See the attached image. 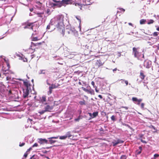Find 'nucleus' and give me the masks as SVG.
I'll use <instances>...</instances> for the list:
<instances>
[{
  "label": "nucleus",
  "mask_w": 159,
  "mask_h": 159,
  "mask_svg": "<svg viewBox=\"0 0 159 159\" xmlns=\"http://www.w3.org/2000/svg\"><path fill=\"white\" fill-rule=\"evenodd\" d=\"M29 90L26 89L25 90H24L23 97L24 98H26L28 96L29 93Z\"/></svg>",
  "instance_id": "4468645a"
},
{
  "label": "nucleus",
  "mask_w": 159,
  "mask_h": 159,
  "mask_svg": "<svg viewBox=\"0 0 159 159\" xmlns=\"http://www.w3.org/2000/svg\"><path fill=\"white\" fill-rule=\"evenodd\" d=\"M34 23H31L28 22H26L25 24V26L24 28L25 29H31L33 30V28L34 26Z\"/></svg>",
  "instance_id": "39448f33"
},
{
  "label": "nucleus",
  "mask_w": 159,
  "mask_h": 159,
  "mask_svg": "<svg viewBox=\"0 0 159 159\" xmlns=\"http://www.w3.org/2000/svg\"><path fill=\"white\" fill-rule=\"evenodd\" d=\"M57 28L58 30L59 33L62 35V36H64L65 33V30L63 20L60 19L57 20Z\"/></svg>",
  "instance_id": "f257e3e1"
},
{
  "label": "nucleus",
  "mask_w": 159,
  "mask_h": 159,
  "mask_svg": "<svg viewBox=\"0 0 159 159\" xmlns=\"http://www.w3.org/2000/svg\"><path fill=\"white\" fill-rule=\"evenodd\" d=\"M81 88L85 92H87L88 93H90L91 94H92V91L86 89L85 88H84V87H82Z\"/></svg>",
  "instance_id": "6ab92c4d"
},
{
  "label": "nucleus",
  "mask_w": 159,
  "mask_h": 159,
  "mask_svg": "<svg viewBox=\"0 0 159 159\" xmlns=\"http://www.w3.org/2000/svg\"><path fill=\"white\" fill-rule=\"evenodd\" d=\"M82 118L81 117V116L80 115L77 118H76L75 119V121H79V120Z\"/></svg>",
  "instance_id": "473e14b6"
},
{
  "label": "nucleus",
  "mask_w": 159,
  "mask_h": 159,
  "mask_svg": "<svg viewBox=\"0 0 159 159\" xmlns=\"http://www.w3.org/2000/svg\"><path fill=\"white\" fill-rule=\"evenodd\" d=\"M38 142L40 144H43L44 143H48V141L45 139L39 138L38 139Z\"/></svg>",
  "instance_id": "9d476101"
},
{
  "label": "nucleus",
  "mask_w": 159,
  "mask_h": 159,
  "mask_svg": "<svg viewBox=\"0 0 159 159\" xmlns=\"http://www.w3.org/2000/svg\"><path fill=\"white\" fill-rule=\"evenodd\" d=\"M58 1L57 2L59 3H57V7H60L62 6H63L62 3V2L61 1Z\"/></svg>",
  "instance_id": "393cba45"
},
{
  "label": "nucleus",
  "mask_w": 159,
  "mask_h": 159,
  "mask_svg": "<svg viewBox=\"0 0 159 159\" xmlns=\"http://www.w3.org/2000/svg\"><path fill=\"white\" fill-rule=\"evenodd\" d=\"M53 107L52 106H50L49 105H47L45 108V110L47 111H49L52 109Z\"/></svg>",
  "instance_id": "2eb2a0df"
},
{
  "label": "nucleus",
  "mask_w": 159,
  "mask_h": 159,
  "mask_svg": "<svg viewBox=\"0 0 159 159\" xmlns=\"http://www.w3.org/2000/svg\"><path fill=\"white\" fill-rule=\"evenodd\" d=\"M144 103H141V108H142V109H143L144 108Z\"/></svg>",
  "instance_id": "de8ad7c7"
},
{
  "label": "nucleus",
  "mask_w": 159,
  "mask_h": 159,
  "mask_svg": "<svg viewBox=\"0 0 159 159\" xmlns=\"http://www.w3.org/2000/svg\"><path fill=\"white\" fill-rule=\"evenodd\" d=\"M122 107L125 109L126 110H127L128 109V107Z\"/></svg>",
  "instance_id": "4d7b16f0"
},
{
  "label": "nucleus",
  "mask_w": 159,
  "mask_h": 159,
  "mask_svg": "<svg viewBox=\"0 0 159 159\" xmlns=\"http://www.w3.org/2000/svg\"><path fill=\"white\" fill-rule=\"evenodd\" d=\"M79 103L81 105H85V101L84 100L83 101H80L79 102Z\"/></svg>",
  "instance_id": "bb28decb"
},
{
  "label": "nucleus",
  "mask_w": 159,
  "mask_h": 159,
  "mask_svg": "<svg viewBox=\"0 0 159 159\" xmlns=\"http://www.w3.org/2000/svg\"><path fill=\"white\" fill-rule=\"evenodd\" d=\"M158 33L157 32H154L153 34H152V35L154 36V37H156L157 36H158Z\"/></svg>",
  "instance_id": "e433bc0d"
},
{
  "label": "nucleus",
  "mask_w": 159,
  "mask_h": 159,
  "mask_svg": "<svg viewBox=\"0 0 159 159\" xmlns=\"http://www.w3.org/2000/svg\"><path fill=\"white\" fill-rule=\"evenodd\" d=\"M156 30L159 31V27H158L156 28Z\"/></svg>",
  "instance_id": "774afa93"
},
{
  "label": "nucleus",
  "mask_w": 159,
  "mask_h": 159,
  "mask_svg": "<svg viewBox=\"0 0 159 159\" xmlns=\"http://www.w3.org/2000/svg\"><path fill=\"white\" fill-rule=\"evenodd\" d=\"M88 114L90 116V119L94 118L98 116V111L94 112L93 114L91 113H88Z\"/></svg>",
  "instance_id": "9b49d317"
},
{
  "label": "nucleus",
  "mask_w": 159,
  "mask_h": 159,
  "mask_svg": "<svg viewBox=\"0 0 159 159\" xmlns=\"http://www.w3.org/2000/svg\"><path fill=\"white\" fill-rule=\"evenodd\" d=\"M60 85L58 83H55L54 84H52L51 86L49 87V91L48 92V94H51L52 92V89H56Z\"/></svg>",
  "instance_id": "20e7f679"
},
{
  "label": "nucleus",
  "mask_w": 159,
  "mask_h": 159,
  "mask_svg": "<svg viewBox=\"0 0 159 159\" xmlns=\"http://www.w3.org/2000/svg\"><path fill=\"white\" fill-rule=\"evenodd\" d=\"M138 100V99L136 98H135V97H133L132 98V100L133 102H136V101H137Z\"/></svg>",
  "instance_id": "4c0bfd02"
},
{
  "label": "nucleus",
  "mask_w": 159,
  "mask_h": 159,
  "mask_svg": "<svg viewBox=\"0 0 159 159\" xmlns=\"http://www.w3.org/2000/svg\"><path fill=\"white\" fill-rule=\"evenodd\" d=\"M66 30V33L69 36H77L78 34V32L74 28H67Z\"/></svg>",
  "instance_id": "f03ea898"
},
{
  "label": "nucleus",
  "mask_w": 159,
  "mask_h": 159,
  "mask_svg": "<svg viewBox=\"0 0 159 159\" xmlns=\"http://www.w3.org/2000/svg\"><path fill=\"white\" fill-rule=\"evenodd\" d=\"M103 65V63H102L100 60H97L95 63L96 66L98 67L102 66Z\"/></svg>",
  "instance_id": "ddd939ff"
},
{
  "label": "nucleus",
  "mask_w": 159,
  "mask_h": 159,
  "mask_svg": "<svg viewBox=\"0 0 159 159\" xmlns=\"http://www.w3.org/2000/svg\"><path fill=\"white\" fill-rule=\"evenodd\" d=\"M8 93L9 94H10L11 93V90H9L8 91Z\"/></svg>",
  "instance_id": "0e129e2a"
},
{
  "label": "nucleus",
  "mask_w": 159,
  "mask_h": 159,
  "mask_svg": "<svg viewBox=\"0 0 159 159\" xmlns=\"http://www.w3.org/2000/svg\"><path fill=\"white\" fill-rule=\"evenodd\" d=\"M28 155V153L27 152H26L24 154V157L26 158L27 157Z\"/></svg>",
  "instance_id": "09e8293b"
},
{
  "label": "nucleus",
  "mask_w": 159,
  "mask_h": 159,
  "mask_svg": "<svg viewBox=\"0 0 159 159\" xmlns=\"http://www.w3.org/2000/svg\"><path fill=\"white\" fill-rule=\"evenodd\" d=\"M159 157V155L158 154H155L154 155V159H155Z\"/></svg>",
  "instance_id": "ea45409f"
},
{
  "label": "nucleus",
  "mask_w": 159,
  "mask_h": 159,
  "mask_svg": "<svg viewBox=\"0 0 159 159\" xmlns=\"http://www.w3.org/2000/svg\"><path fill=\"white\" fill-rule=\"evenodd\" d=\"M124 143V141L120 139H118L116 141H115L112 142V143L113 146H115L116 145L119 143Z\"/></svg>",
  "instance_id": "f8f14e48"
},
{
  "label": "nucleus",
  "mask_w": 159,
  "mask_h": 159,
  "mask_svg": "<svg viewBox=\"0 0 159 159\" xmlns=\"http://www.w3.org/2000/svg\"><path fill=\"white\" fill-rule=\"evenodd\" d=\"M152 128L154 129L157 130L155 128V127L153 125L152 126Z\"/></svg>",
  "instance_id": "052dcab7"
},
{
  "label": "nucleus",
  "mask_w": 159,
  "mask_h": 159,
  "mask_svg": "<svg viewBox=\"0 0 159 159\" xmlns=\"http://www.w3.org/2000/svg\"><path fill=\"white\" fill-rule=\"evenodd\" d=\"M38 145L37 143H35L32 146V148L34 147H37L38 146Z\"/></svg>",
  "instance_id": "a18cd8bd"
},
{
  "label": "nucleus",
  "mask_w": 159,
  "mask_h": 159,
  "mask_svg": "<svg viewBox=\"0 0 159 159\" xmlns=\"http://www.w3.org/2000/svg\"><path fill=\"white\" fill-rule=\"evenodd\" d=\"M133 54L135 57L139 59L141 55V53L139 52L138 50V48L134 47L133 48Z\"/></svg>",
  "instance_id": "7ed1b4c3"
},
{
  "label": "nucleus",
  "mask_w": 159,
  "mask_h": 159,
  "mask_svg": "<svg viewBox=\"0 0 159 159\" xmlns=\"http://www.w3.org/2000/svg\"><path fill=\"white\" fill-rule=\"evenodd\" d=\"M91 84L93 86V88H95V87H97L95 85V83L94 81H92L91 83Z\"/></svg>",
  "instance_id": "c03bdc74"
},
{
  "label": "nucleus",
  "mask_w": 159,
  "mask_h": 159,
  "mask_svg": "<svg viewBox=\"0 0 159 159\" xmlns=\"http://www.w3.org/2000/svg\"><path fill=\"white\" fill-rule=\"evenodd\" d=\"M154 22V21L153 20L151 19V20H149L148 21L147 23V24L148 25H150L151 24H152Z\"/></svg>",
  "instance_id": "c85d7f7f"
},
{
  "label": "nucleus",
  "mask_w": 159,
  "mask_h": 159,
  "mask_svg": "<svg viewBox=\"0 0 159 159\" xmlns=\"http://www.w3.org/2000/svg\"><path fill=\"white\" fill-rule=\"evenodd\" d=\"M67 138V136L66 135L62 136H60L59 139H65Z\"/></svg>",
  "instance_id": "2f4dec72"
},
{
  "label": "nucleus",
  "mask_w": 159,
  "mask_h": 159,
  "mask_svg": "<svg viewBox=\"0 0 159 159\" xmlns=\"http://www.w3.org/2000/svg\"><path fill=\"white\" fill-rule=\"evenodd\" d=\"M32 149V148L30 147L29 149H28L27 151H26V152H29Z\"/></svg>",
  "instance_id": "3c124183"
},
{
  "label": "nucleus",
  "mask_w": 159,
  "mask_h": 159,
  "mask_svg": "<svg viewBox=\"0 0 159 159\" xmlns=\"http://www.w3.org/2000/svg\"><path fill=\"white\" fill-rule=\"evenodd\" d=\"M27 122L29 123H30L31 124H32V121L33 120L30 118L28 119L27 120Z\"/></svg>",
  "instance_id": "72a5a7b5"
},
{
  "label": "nucleus",
  "mask_w": 159,
  "mask_h": 159,
  "mask_svg": "<svg viewBox=\"0 0 159 159\" xmlns=\"http://www.w3.org/2000/svg\"><path fill=\"white\" fill-rule=\"evenodd\" d=\"M117 70V68H115V69H113V72H114V71H116Z\"/></svg>",
  "instance_id": "69168bd1"
},
{
  "label": "nucleus",
  "mask_w": 159,
  "mask_h": 159,
  "mask_svg": "<svg viewBox=\"0 0 159 159\" xmlns=\"http://www.w3.org/2000/svg\"><path fill=\"white\" fill-rule=\"evenodd\" d=\"M127 156L125 155H122L120 157V159H126Z\"/></svg>",
  "instance_id": "f704fd0d"
},
{
  "label": "nucleus",
  "mask_w": 159,
  "mask_h": 159,
  "mask_svg": "<svg viewBox=\"0 0 159 159\" xmlns=\"http://www.w3.org/2000/svg\"><path fill=\"white\" fill-rule=\"evenodd\" d=\"M58 137H59L58 136H56V137H52L48 138V139L49 140V143L51 144H52V143H55V142H56V140H52V139H57L58 138Z\"/></svg>",
  "instance_id": "1a4fd4ad"
},
{
  "label": "nucleus",
  "mask_w": 159,
  "mask_h": 159,
  "mask_svg": "<svg viewBox=\"0 0 159 159\" xmlns=\"http://www.w3.org/2000/svg\"><path fill=\"white\" fill-rule=\"evenodd\" d=\"M94 88H95V90L96 92L97 93H98L99 90L97 89V87H95Z\"/></svg>",
  "instance_id": "864d4df0"
},
{
  "label": "nucleus",
  "mask_w": 159,
  "mask_h": 159,
  "mask_svg": "<svg viewBox=\"0 0 159 159\" xmlns=\"http://www.w3.org/2000/svg\"><path fill=\"white\" fill-rule=\"evenodd\" d=\"M111 119L112 120H113V121H114L115 120V116H114V115H113L111 117Z\"/></svg>",
  "instance_id": "49530a36"
},
{
  "label": "nucleus",
  "mask_w": 159,
  "mask_h": 159,
  "mask_svg": "<svg viewBox=\"0 0 159 159\" xmlns=\"http://www.w3.org/2000/svg\"><path fill=\"white\" fill-rule=\"evenodd\" d=\"M92 0H85V2L86 4L87 5H89L91 4L92 2H91Z\"/></svg>",
  "instance_id": "b1692460"
},
{
  "label": "nucleus",
  "mask_w": 159,
  "mask_h": 159,
  "mask_svg": "<svg viewBox=\"0 0 159 159\" xmlns=\"http://www.w3.org/2000/svg\"><path fill=\"white\" fill-rule=\"evenodd\" d=\"M53 6H57V4L56 3H53Z\"/></svg>",
  "instance_id": "338daca9"
},
{
  "label": "nucleus",
  "mask_w": 159,
  "mask_h": 159,
  "mask_svg": "<svg viewBox=\"0 0 159 159\" xmlns=\"http://www.w3.org/2000/svg\"><path fill=\"white\" fill-rule=\"evenodd\" d=\"M147 21L146 19H142L140 20V25H143L145 24L146 22Z\"/></svg>",
  "instance_id": "4be33fe9"
},
{
  "label": "nucleus",
  "mask_w": 159,
  "mask_h": 159,
  "mask_svg": "<svg viewBox=\"0 0 159 159\" xmlns=\"http://www.w3.org/2000/svg\"><path fill=\"white\" fill-rule=\"evenodd\" d=\"M75 17L78 20H79L80 23L81 22V20L79 18L80 17H78V16H75Z\"/></svg>",
  "instance_id": "8fccbe9b"
},
{
  "label": "nucleus",
  "mask_w": 159,
  "mask_h": 159,
  "mask_svg": "<svg viewBox=\"0 0 159 159\" xmlns=\"http://www.w3.org/2000/svg\"><path fill=\"white\" fill-rule=\"evenodd\" d=\"M30 159H39V158L37 155H34L30 157Z\"/></svg>",
  "instance_id": "cd10ccee"
},
{
  "label": "nucleus",
  "mask_w": 159,
  "mask_h": 159,
  "mask_svg": "<svg viewBox=\"0 0 159 159\" xmlns=\"http://www.w3.org/2000/svg\"><path fill=\"white\" fill-rule=\"evenodd\" d=\"M12 16L10 15H7L5 17L6 19H8V22H10L12 20Z\"/></svg>",
  "instance_id": "aec40b11"
},
{
  "label": "nucleus",
  "mask_w": 159,
  "mask_h": 159,
  "mask_svg": "<svg viewBox=\"0 0 159 159\" xmlns=\"http://www.w3.org/2000/svg\"><path fill=\"white\" fill-rule=\"evenodd\" d=\"M25 143H20L19 146L20 147H21L24 146L25 145Z\"/></svg>",
  "instance_id": "37998d69"
},
{
  "label": "nucleus",
  "mask_w": 159,
  "mask_h": 159,
  "mask_svg": "<svg viewBox=\"0 0 159 159\" xmlns=\"http://www.w3.org/2000/svg\"><path fill=\"white\" fill-rule=\"evenodd\" d=\"M61 2H62V3L63 6H64L65 4H69L68 0H62L61 1Z\"/></svg>",
  "instance_id": "5701e85b"
},
{
  "label": "nucleus",
  "mask_w": 159,
  "mask_h": 159,
  "mask_svg": "<svg viewBox=\"0 0 159 159\" xmlns=\"http://www.w3.org/2000/svg\"><path fill=\"white\" fill-rule=\"evenodd\" d=\"M66 135V136H67V137H68L69 138H70L72 136L71 134H70V132H68L67 133Z\"/></svg>",
  "instance_id": "7c9ffc66"
},
{
  "label": "nucleus",
  "mask_w": 159,
  "mask_h": 159,
  "mask_svg": "<svg viewBox=\"0 0 159 159\" xmlns=\"http://www.w3.org/2000/svg\"><path fill=\"white\" fill-rule=\"evenodd\" d=\"M68 4H74V3H75V6H79V7L80 8V10L82 9V5L81 4H80L78 3H75L76 1V0H68Z\"/></svg>",
  "instance_id": "423d86ee"
},
{
  "label": "nucleus",
  "mask_w": 159,
  "mask_h": 159,
  "mask_svg": "<svg viewBox=\"0 0 159 159\" xmlns=\"http://www.w3.org/2000/svg\"><path fill=\"white\" fill-rule=\"evenodd\" d=\"M31 39L32 41H37L40 39H38L37 37H34L33 36V34H32L31 37Z\"/></svg>",
  "instance_id": "a211bd4d"
},
{
  "label": "nucleus",
  "mask_w": 159,
  "mask_h": 159,
  "mask_svg": "<svg viewBox=\"0 0 159 159\" xmlns=\"http://www.w3.org/2000/svg\"><path fill=\"white\" fill-rule=\"evenodd\" d=\"M37 15H38L39 16L42 17V15H43V14H44V13H37Z\"/></svg>",
  "instance_id": "58836bf2"
},
{
  "label": "nucleus",
  "mask_w": 159,
  "mask_h": 159,
  "mask_svg": "<svg viewBox=\"0 0 159 159\" xmlns=\"http://www.w3.org/2000/svg\"><path fill=\"white\" fill-rule=\"evenodd\" d=\"M140 78L142 80H144L145 77V75L144 74L143 71L141 70L140 72V75H139Z\"/></svg>",
  "instance_id": "dca6fc26"
},
{
  "label": "nucleus",
  "mask_w": 159,
  "mask_h": 159,
  "mask_svg": "<svg viewBox=\"0 0 159 159\" xmlns=\"http://www.w3.org/2000/svg\"><path fill=\"white\" fill-rule=\"evenodd\" d=\"M50 27V25H48L47 27V29H49Z\"/></svg>",
  "instance_id": "6e6d98bb"
},
{
  "label": "nucleus",
  "mask_w": 159,
  "mask_h": 159,
  "mask_svg": "<svg viewBox=\"0 0 159 159\" xmlns=\"http://www.w3.org/2000/svg\"><path fill=\"white\" fill-rule=\"evenodd\" d=\"M24 85L26 87V89L31 90V87H32L30 82L27 81H25L23 82Z\"/></svg>",
  "instance_id": "0eeeda50"
},
{
  "label": "nucleus",
  "mask_w": 159,
  "mask_h": 159,
  "mask_svg": "<svg viewBox=\"0 0 159 159\" xmlns=\"http://www.w3.org/2000/svg\"><path fill=\"white\" fill-rule=\"evenodd\" d=\"M139 149L140 150L139 151L137 150L136 151V153L137 155H139L141 153L142 148L141 146H139Z\"/></svg>",
  "instance_id": "412c9836"
},
{
  "label": "nucleus",
  "mask_w": 159,
  "mask_h": 159,
  "mask_svg": "<svg viewBox=\"0 0 159 159\" xmlns=\"http://www.w3.org/2000/svg\"><path fill=\"white\" fill-rule=\"evenodd\" d=\"M143 136V135L142 134H139V136L140 138H141Z\"/></svg>",
  "instance_id": "680f3d73"
},
{
  "label": "nucleus",
  "mask_w": 159,
  "mask_h": 159,
  "mask_svg": "<svg viewBox=\"0 0 159 159\" xmlns=\"http://www.w3.org/2000/svg\"><path fill=\"white\" fill-rule=\"evenodd\" d=\"M44 42L43 41L42 42L38 43H35L32 42H31V46H30V47L29 48V50L31 49L32 50V51L31 52V53H33L34 51V50H33L31 48V47H32V46H36L38 45H41Z\"/></svg>",
  "instance_id": "6e6552de"
},
{
  "label": "nucleus",
  "mask_w": 159,
  "mask_h": 159,
  "mask_svg": "<svg viewBox=\"0 0 159 159\" xmlns=\"http://www.w3.org/2000/svg\"><path fill=\"white\" fill-rule=\"evenodd\" d=\"M144 66L147 68H149L150 67V65L148 61H145L144 63Z\"/></svg>",
  "instance_id": "f3484780"
},
{
  "label": "nucleus",
  "mask_w": 159,
  "mask_h": 159,
  "mask_svg": "<svg viewBox=\"0 0 159 159\" xmlns=\"http://www.w3.org/2000/svg\"><path fill=\"white\" fill-rule=\"evenodd\" d=\"M142 99H138V101H137L138 102L137 104L139 105L140 102L142 101Z\"/></svg>",
  "instance_id": "79ce46f5"
},
{
  "label": "nucleus",
  "mask_w": 159,
  "mask_h": 159,
  "mask_svg": "<svg viewBox=\"0 0 159 159\" xmlns=\"http://www.w3.org/2000/svg\"><path fill=\"white\" fill-rule=\"evenodd\" d=\"M120 80L123 81H124V82L125 84L126 85V86L128 84V82L127 80H125L124 79H121V80Z\"/></svg>",
  "instance_id": "c9c22d12"
},
{
  "label": "nucleus",
  "mask_w": 159,
  "mask_h": 159,
  "mask_svg": "<svg viewBox=\"0 0 159 159\" xmlns=\"http://www.w3.org/2000/svg\"><path fill=\"white\" fill-rule=\"evenodd\" d=\"M46 111V110H43L41 111H39V113H40V114L42 115L43 114L45 113V112Z\"/></svg>",
  "instance_id": "a19ab883"
},
{
  "label": "nucleus",
  "mask_w": 159,
  "mask_h": 159,
  "mask_svg": "<svg viewBox=\"0 0 159 159\" xmlns=\"http://www.w3.org/2000/svg\"><path fill=\"white\" fill-rule=\"evenodd\" d=\"M33 10H34V8H30V10L31 12L33 11Z\"/></svg>",
  "instance_id": "13d9d810"
},
{
  "label": "nucleus",
  "mask_w": 159,
  "mask_h": 159,
  "mask_svg": "<svg viewBox=\"0 0 159 159\" xmlns=\"http://www.w3.org/2000/svg\"><path fill=\"white\" fill-rule=\"evenodd\" d=\"M7 67H8V68H9L10 67V65L8 61L7 62Z\"/></svg>",
  "instance_id": "5fc2aeb1"
},
{
  "label": "nucleus",
  "mask_w": 159,
  "mask_h": 159,
  "mask_svg": "<svg viewBox=\"0 0 159 159\" xmlns=\"http://www.w3.org/2000/svg\"><path fill=\"white\" fill-rule=\"evenodd\" d=\"M98 97L100 98V99H102V96L101 95H98Z\"/></svg>",
  "instance_id": "bf43d9fd"
},
{
  "label": "nucleus",
  "mask_w": 159,
  "mask_h": 159,
  "mask_svg": "<svg viewBox=\"0 0 159 159\" xmlns=\"http://www.w3.org/2000/svg\"><path fill=\"white\" fill-rule=\"evenodd\" d=\"M140 140H141V141L142 143H147V142L145 141H144V140H142V139H141Z\"/></svg>",
  "instance_id": "603ef678"
},
{
  "label": "nucleus",
  "mask_w": 159,
  "mask_h": 159,
  "mask_svg": "<svg viewBox=\"0 0 159 159\" xmlns=\"http://www.w3.org/2000/svg\"><path fill=\"white\" fill-rule=\"evenodd\" d=\"M41 101L43 102L46 101V98L45 96H43L42 97V99H41Z\"/></svg>",
  "instance_id": "c756f323"
},
{
  "label": "nucleus",
  "mask_w": 159,
  "mask_h": 159,
  "mask_svg": "<svg viewBox=\"0 0 159 159\" xmlns=\"http://www.w3.org/2000/svg\"><path fill=\"white\" fill-rule=\"evenodd\" d=\"M4 4H9L11 2V0H2Z\"/></svg>",
  "instance_id": "a878e982"
},
{
  "label": "nucleus",
  "mask_w": 159,
  "mask_h": 159,
  "mask_svg": "<svg viewBox=\"0 0 159 159\" xmlns=\"http://www.w3.org/2000/svg\"><path fill=\"white\" fill-rule=\"evenodd\" d=\"M128 24L129 25H130V26H133V25L132 24V23H128Z\"/></svg>",
  "instance_id": "e2e57ef3"
}]
</instances>
